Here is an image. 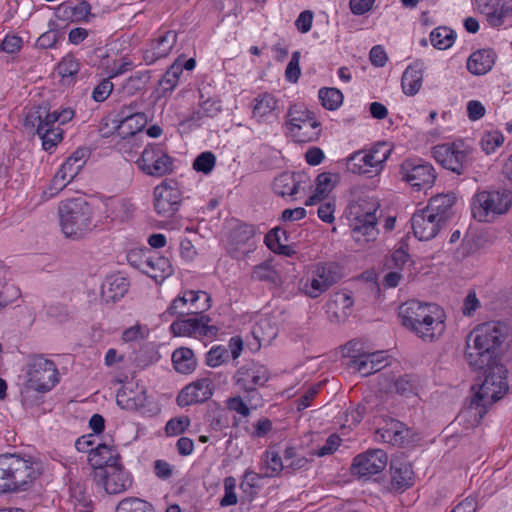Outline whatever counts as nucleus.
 I'll return each mask as SVG.
<instances>
[{
    "label": "nucleus",
    "mask_w": 512,
    "mask_h": 512,
    "mask_svg": "<svg viewBox=\"0 0 512 512\" xmlns=\"http://www.w3.org/2000/svg\"><path fill=\"white\" fill-rule=\"evenodd\" d=\"M504 338L502 327L484 323L475 328L466 340L465 356L469 365L483 371L484 379L475 394L490 404L500 400L509 390L508 371L496 354Z\"/></svg>",
    "instance_id": "nucleus-1"
},
{
    "label": "nucleus",
    "mask_w": 512,
    "mask_h": 512,
    "mask_svg": "<svg viewBox=\"0 0 512 512\" xmlns=\"http://www.w3.org/2000/svg\"><path fill=\"white\" fill-rule=\"evenodd\" d=\"M402 325L424 341L432 342L444 330L443 313L439 306L410 300L399 307Z\"/></svg>",
    "instance_id": "nucleus-2"
},
{
    "label": "nucleus",
    "mask_w": 512,
    "mask_h": 512,
    "mask_svg": "<svg viewBox=\"0 0 512 512\" xmlns=\"http://www.w3.org/2000/svg\"><path fill=\"white\" fill-rule=\"evenodd\" d=\"M58 216L62 233L72 240L83 239L97 227L92 207L83 197L61 201Z\"/></svg>",
    "instance_id": "nucleus-3"
},
{
    "label": "nucleus",
    "mask_w": 512,
    "mask_h": 512,
    "mask_svg": "<svg viewBox=\"0 0 512 512\" xmlns=\"http://www.w3.org/2000/svg\"><path fill=\"white\" fill-rule=\"evenodd\" d=\"M37 476L29 460L16 454H0V495L25 490Z\"/></svg>",
    "instance_id": "nucleus-4"
},
{
    "label": "nucleus",
    "mask_w": 512,
    "mask_h": 512,
    "mask_svg": "<svg viewBox=\"0 0 512 512\" xmlns=\"http://www.w3.org/2000/svg\"><path fill=\"white\" fill-rule=\"evenodd\" d=\"M379 203L371 200H362L361 202L351 206L350 219L351 236L357 243L364 244L375 241L378 237L379 230L377 228L378 218L376 212Z\"/></svg>",
    "instance_id": "nucleus-5"
},
{
    "label": "nucleus",
    "mask_w": 512,
    "mask_h": 512,
    "mask_svg": "<svg viewBox=\"0 0 512 512\" xmlns=\"http://www.w3.org/2000/svg\"><path fill=\"white\" fill-rule=\"evenodd\" d=\"M512 205V192L505 188L478 192L472 202V215L479 222H489L505 214Z\"/></svg>",
    "instance_id": "nucleus-6"
},
{
    "label": "nucleus",
    "mask_w": 512,
    "mask_h": 512,
    "mask_svg": "<svg viewBox=\"0 0 512 512\" xmlns=\"http://www.w3.org/2000/svg\"><path fill=\"white\" fill-rule=\"evenodd\" d=\"M59 382V374L55 363L42 355L33 356L27 369L26 388L39 393L52 390Z\"/></svg>",
    "instance_id": "nucleus-7"
},
{
    "label": "nucleus",
    "mask_w": 512,
    "mask_h": 512,
    "mask_svg": "<svg viewBox=\"0 0 512 512\" xmlns=\"http://www.w3.org/2000/svg\"><path fill=\"white\" fill-rule=\"evenodd\" d=\"M434 159L445 169L458 175L471 166V149L463 142L445 143L433 148Z\"/></svg>",
    "instance_id": "nucleus-8"
},
{
    "label": "nucleus",
    "mask_w": 512,
    "mask_h": 512,
    "mask_svg": "<svg viewBox=\"0 0 512 512\" xmlns=\"http://www.w3.org/2000/svg\"><path fill=\"white\" fill-rule=\"evenodd\" d=\"M182 200V192L174 180H164L154 188L153 206L160 217H173L178 212Z\"/></svg>",
    "instance_id": "nucleus-9"
},
{
    "label": "nucleus",
    "mask_w": 512,
    "mask_h": 512,
    "mask_svg": "<svg viewBox=\"0 0 512 512\" xmlns=\"http://www.w3.org/2000/svg\"><path fill=\"white\" fill-rule=\"evenodd\" d=\"M136 164L145 174L154 177L164 176L173 170V159L159 145H148Z\"/></svg>",
    "instance_id": "nucleus-10"
},
{
    "label": "nucleus",
    "mask_w": 512,
    "mask_h": 512,
    "mask_svg": "<svg viewBox=\"0 0 512 512\" xmlns=\"http://www.w3.org/2000/svg\"><path fill=\"white\" fill-rule=\"evenodd\" d=\"M194 317H182L173 321L170 325V331L174 336L186 337H213L216 336L218 328L209 325L211 318L201 313L193 315Z\"/></svg>",
    "instance_id": "nucleus-11"
},
{
    "label": "nucleus",
    "mask_w": 512,
    "mask_h": 512,
    "mask_svg": "<svg viewBox=\"0 0 512 512\" xmlns=\"http://www.w3.org/2000/svg\"><path fill=\"white\" fill-rule=\"evenodd\" d=\"M389 150L380 154L379 147L367 153L355 152L348 157L346 162L347 170L354 174H363L372 177L380 172L382 163L387 159Z\"/></svg>",
    "instance_id": "nucleus-12"
},
{
    "label": "nucleus",
    "mask_w": 512,
    "mask_h": 512,
    "mask_svg": "<svg viewBox=\"0 0 512 512\" xmlns=\"http://www.w3.org/2000/svg\"><path fill=\"white\" fill-rule=\"evenodd\" d=\"M93 477L97 482L103 484L108 494H120L132 485V479L121 463L110 465V468L96 470Z\"/></svg>",
    "instance_id": "nucleus-13"
},
{
    "label": "nucleus",
    "mask_w": 512,
    "mask_h": 512,
    "mask_svg": "<svg viewBox=\"0 0 512 512\" xmlns=\"http://www.w3.org/2000/svg\"><path fill=\"white\" fill-rule=\"evenodd\" d=\"M403 179L416 190L431 188L436 180L435 170L429 163L406 160L401 165Z\"/></svg>",
    "instance_id": "nucleus-14"
},
{
    "label": "nucleus",
    "mask_w": 512,
    "mask_h": 512,
    "mask_svg": "<svg viewBox=\"0 0 512 512\" xmlns=\"http://www.w3.org/2000/svg\"><path fill=\"white\" fill-rule=\"evenodd\" d=\"M388 462V455L382 449H371L354 458L352 473L360 477L378 474L384 470Z\"/></svg>",
    "instance_id": "nucleus-15"
},
{
    "label": "nucleus",
    "mask_w": 512,
    "mask_h": 512,
    "mask_svg": "<svg viewBox=\"0 0 512 512\" xmlns=\"http://www.w3.org/2000/svg\"><path fill=\"white\" fill-rule=\"evenodd\" d=\"M411 224L415 237L420 241L433 239L445 225L435 217V214L428 212L426 208L413 214Z\"/></svg>",
    "instance_id": "nucleus-16"
},
{
    "label": "nucleus",
    "mask_w": 512,
    "mask_h": 512,
    "mask_svg": "<svg viewBox=\"0 0 512 512\" xmlns=\"http://www.w3.org/2000/svg\"><path fill=\"white\" fill-rule=\"evenodd\" d=\"M137 267L150 278L154 279L156 283L163 282L173 273L169 259L156 252L140 256Z\"/></svg>",
    "instance_id": "nucleus-17"
},
{
    "label": "nucleus",
    "mask_w": 512,
    "mask_h": 512,
    "mask_svg": "<svg viewBox=\"0 0 512 512\" xmlns=\"http://www.w3.org/2000/svg\"><path fill=\"white\" fill-rule=\"evenodd\" d=\"M177 43V33L167 30L152 39L143 51V60L147 65L154 64L157 60L167 57Z\"/></svg>",
    "instance_id": "nucleus-18"
},
{
    "label": "nucleus",
    "mask_w": 512,
    "mask_h": 512,
    "mask_svg": "<svg viewBox=\"0 0 512 512\" xmlns=\"http://www.w3.org/2000/svg\"><path fill=\"white\" fill-rule=\"evenodd\" d=\"M478 10L485 15L487 23L492 27L504 24L506 18L512 16V0H475Z\"/></svg>",
    "instance_id": "nucleus-19"
},
{
    "label": "nucleus",
    "mask_w": 512,
    "mask_h": 512,
    "mask_svg": "<svg viewBox=\"0 0 512 512\" xmlns=\"http://www.w3.org/2000/svg\"><path fill=\"white\" fill-rule=\"evenodd\" d=\"M213 383L209 378L199 379L184 387L177 396L180 407L207 401L213 394Z\"/></svg>",
    "instance_id": "nucleus-20"
},
{
    "label": "nucleus",
    "mask_w": 512,
    "mask_h": 512,
    "mask_svg": "<svg viewBox=\"0 0 512 512\" xmlns=\"http://www.w3.org/2000/svg\"><path fill=\"white\" fill-rule=\"evenodd\" d=\"M391 489L405 491L414 484V471L411 463L404 457H396L390 463Z\"/></svg>",
    "instance_id": "nucleus-21"
},
{
    "label": "nucleus",
    "mask_w": 512,
    "mask_h": 512,
    "mask_svg": "<svg viewBox=\"0 0 512 512\" xmlns=\"http://www.w3.org/2000/svg\"><path fill=\"white\" fill-rule=\"evenodd\" d=\"M24 126L27 129H34L35 133L42 140V147L45 151H52L58 143L63 139V130L58 126L52 125L46 121H33L29 122V112L27 113Z\"/></svg>",
    "instance_id": "nucleus-22"
},
{
    "label": "nucleus",
    "mask_w": 512,
    "mask_h": 512,
    "mask_svg": "<svg viewBox=\"0 0 512 512\" xmlns=\"http://www.w3.org/2000/svg\"><path fill=\"white\" fill-rule=\"evenodd\" d=\"M490 405L489 402L478 398V395L474 393L469 404L459 412L455 420L466 428L475 427L481 422Z\"/></svg>",
    "instance_id": "nucleus-23"
},
{
    "label": "nucleus",
    "mask_w": 512,
    "mask_h": 512,
    "mask_svg": "<svg viewBox=\"0 0 512 512\" xmlns=\"http://www.w3.org/2000/svg\"><path fill=\"white\" fill-rule=\"evenodd\" d=\"M89 152L86 148H79L74 151L61 165L55 175V183H70L84 166Z\"/></svg>",
    "instance_id": "nucleus-24"
},
{
    "label": "nucleus",
    "mask_w": 512,
    "mask_h": 512,
    "mask_svg": "<svg viewBox=\"0 0 512 512\" xmlns=\"http://www.w3.org/2000/svg\"><path fill=\"white\" fill-rule=\"evenodd\" d=\"M120 454L116 447L101 443L96 447H92L89 451L88 462L91 467L96 470L110 468V465L120 463Z\"/></svg>",
    "instance_id": "nucleus-25"
},
{
    "label": "nucleus",
    "mask_w": 512,
    "mask_h": 512,
    "mask_svg": "<svg viewBox=\"0 0 512 512\" xmlns=\"http://www.w3.org/2000/svg\"><path fill=\"white\" fill-rule=\"evenodd\" d=\"M73 116L74 111L70 108H64L60 111H50L47 105H40L29 111V122L33 123V121H39L42 123V121H46L56 126V123L61 125L69 122Z\"/></svg>",
    "instance_id": "nucleus-26"
},
{
    "label": "nucleus",
    "mask_w": 512,
    "mask_h": 512,
    "mask_svg": "<svg viewBox=\"0 0 512 512\" xmlns=\"http://www.w3.org/2000/svg\"><path fill=\"white\" fill-rule=\"evenodd\" d=\"M423 72L424 64L420 60H416L405 69L401 78L404 94L414 96L419 92L422 86Z\"/></svg>",
    "instance_id": "nucleus-27"
},
{
    "label": "nucleus",
    "mask_w": 512,
    "mask_h": 512,
    "mask_svg": "<svg viewBox=\"0 0 512 512\" xmlns=\"http://www.w3.org/2000/svg\"><path fill=\"white\" fill-rule=\"evenodd\" d=\"M455 202L454 193L438 194L430 199L425 208L428 212L435 214V217L441 220L442 223L446 224L453 215L452 209Z\"/></svg>",
    "instance_id": "nucleus-28"
},
{
    "label": "nucleus",
    "mask_w": 512,
    "mask_h": 512,
    "mask_svg": "<svg viewBox=\"0 0 512 512\" xmlns=\"http://www.w3.org/2000/svg\"><path fill=\"white\" fill-rule=\"evenodd\" d=\"M496 54L492 49H481L467 60V69L474 75H484L489 72L495 63Z\"/></svg>",
    "instance_id": "nucleus-29"
},
{
    "label": "nucleus",
    "mask_w": 512,
    "mask_h": 512,
    "mask_svg": "<svg viewBox=\"0 0 512 512\" xmlns=\"http://www.w3.org/2000/svg\"><path fill=\"white\" fill-rule=\"evenodd\" d=\"M129 282L121 275L108 276L102 285V297L105 301L115 302L122 298L128 291Z\"/></svg>",
    "instance_id": "nucleus-30"
},
{
    "label": "nucleus",
    "mask_w": 512,
    "mask_h": 512,
    "mask_svg": "<svg viewBox=\"0 0 512 512\" xmlns=\"http://www.w3.org/2000/svg\"><path fill=\"white\" fill-rule=\"evenodd\" d=\"M281 110L278 100L272 94L264 93L258 99V122H278Z\"/></svg>",
    "instance_id": "nucleus-31"
},
{
    "label": "nucleus",
    "mask_w": 512,
    "mask_h": 512,
    "mask_svg": "<svg viewBox=\"0 0 512 512\" xmlns=\"http://www.w3.org/2000/svg\"><path fill=\"white\" fill-rule=\"evenodd\" d=\"M299 175L290 172L281 173L273 181V190L279 196H294L298 193L301 181Z\"/></svg>",
    "instance_id": "nucleus-32"
},
{
    "label": "nucleus",
    "mask_w": 512,
    "mask_h": 512,
    "mask_svg": "<svg viewBox=\"0 0 512 512\" xmlns=\"http://www.w3.org/2000/svg\"><path fill=\"white\" fill-rule=\"evenodd\" d=\"M117 404L126 410H137L145 405L146 397L144 390L133 391L128 387L118 390L116 395Z\"/></svg>",
    "instance_id": "nucleus-33"
},
{
    "label": "nucleus",
    "mask_w": 512,
    "mask_h": 512,
    "mask_svg": "<svg viewBox=\"0 0 512 512\" xmlns=\"http://www.w3.org/2000/svg\"><path fill=\"white\" fill-rule=\"evenodd\" d=\"M319 126L320 123L314 117L295 128H289V131L296 142H313L316 141L320 136Z\"/></svg>",
    "instance_id": "nucleus-34"
},
{
    "label": "nucleus",
    "mask_w": 512,
    "mask_h": 512,
    "mask_svg": "<svg viewBox=\"0 0 512 512\" xmlns=\"http://www.w3.org/2000/svg\"><path fill=\"white\" fill-rule=\"evenodd\" d=\"M235 385L239 390L252 394L256 390V367L254 364L240 367L234 375Z\"/></svg>",
    "instance_id": "nucleus-35"
},
{
    "label": "nucleus",
    "mask_w": 512,
    "mask_h": 512,
    "mask_svg": "<svg viewBox=\"0 0 512 512\" xmlns=\"http://www.w3.org/2000/svg\"><path fill=\"white\" fill-rule=\"evenodd\" d=\"M172 363L175 370L182 374H188L195 370L197 362L190 348L181 347L172 354Z\"/></svg>",
    "instance_id": "nucleus-36"
},
{
    "label": "nucleus",
    "mask_w": 512,
    "mask_h": 512,
    "mask_svg": "<svg viewBox=\"0 0 512 512\" xmlns=\"http://www.w3.org/2000/svg\"><path fill=\"white\" fill-rule=\"evenodd\" d=\"M183 297L187 299L188 311L192 315H200L210 308V295L205 291L188 290L183 292Z\"/></svg>",
    "instance_id": "nucleus-37"
},
{
    "label": "nucleus",
    "mask_w": 512,
    "mask_h": 512,
    "mask_svg": "<svg viewBox=\"0 0 512 512\" xmlns=\"http://www.w3.org/2000/svg\"><path fill=\"white\" fill-rule=\"evenodd\" d=\"M279 234H282L284 237V241H288V236L285 230H282L280 227H275L270 230L265 236V244L266 246L273 252L291 256L295 253L294 249L285 243H280Z\"/></svg>",
    "instance_id": "nucleus-38"
},
{
    "label": "nucleus",
    "mask_w": 512,
    "mask_h": 512,
    "mask_svg": "<svg viewBox=\"0 0 512 512\" xmlns=\"http://www.w3.org/2000/svg\"><path fill=\"white\" fill-rule=\"evenodd\" d=\"M282 470H285V462H283L279 452L272 447L266 452L264 465L261 467V472L258 473V478L274 477Z\"/></svg>",
    "instance_id": "nucleus-39"
},
{
    "label": "nucleus",
    "mask_w": 512,
    "mask_h": 512,
    "mask_svg": "<svg viewBox=\"0 0 512 512\" xmlns=\"http://www.w3.org/2000/svg\"><path fill=\"white\" fill-rule=\"evenodd\" d=\"M313 275L321 281L324 288L328 289L336 284L341 277L338 267L334 263L318 264L313 271Z\"/></svg>",
    "instance_id": "nucleus-40"
},
{
    "label": "nucleus",
    "mask_w": 512,
    "mask_h": 512,
    "mask_svg": "<svg viewBox=\"0 0 512 512\" xmlns=\"http://www.w3.org/2000/svg\"><path fill=\"white\" fill-rule=\"evenodd\" d=\"M115 512H155L153 505L138 497H126L118 502Z\"/></svg>",
    "instance_id": "nucleus-41"
},
{
    "label": "nucleus",
    "mask_w": 512,
    "mask_h": 512,
    "mask_svg": "<svg viewBox=\"0 0 512 512\" xmlns=\"http://www.w3.org/2000/svg\"><path fill=\"white\" fill-rule=\"evenodd\" d=\"M147 122L148 118L145 113L133 115L130 119L121 121L118 126L119 134L133 136L142 131Z\"/></svg>",
    "instance_id": "nucleus-42"
},
{
    "label": "nucleus",
    "mask_w": 512,
    "mask_h": 512,
    "mask_svg": "<svg viewBox=\"0 0 512 512\" xmlns=\"http://www.w3.org/2000/svg\"><path fill=\"white\" fill-rule=\"evenodd\" d=\"M321 104L328 110H336L343 102V94L337 88H321L318 93Z\"/></svg>",
    "instance_id": "nucleus-43"
},
{
    "label": "nucleus",
    "mask_w": 512,
    "mask_h": 512,
    "mask_svg": "<svg viewBox=\"0 0 512 512\" xmlns=\"http://www.w3.org/2000/svg\"><path fill=\"white\" fill-rule=\"evenodd\" d=\"M454 39L453 31L446 27L436 28L430 34L432 45L439 50H445L451 47Z\"/></svg>",
    "instance_id": "nucleus-44"
},
{
    "label": "nucleus",
    "mask_w": 512,
    "mask_h": 512,
    "mask_svg": "<svg viewBox=\"0 0 512 512\" xmlns=\"http://www.w3.org/2000/svg\"><path fill=\"white\" fill-rule=\"evenodd\" d=\"M216 165V156L211 151L200 153L193 161L192 168L199 173L209 175Z\"/></svg>",
    "instance_id": "nucleus-45"
},
{
    "label": "nucleus",
    "mask_w": 512,
    "mask_h": 512,
    "mask_svg": "<svg viewBox=\"0 0 512 512\" xmlns=\"http://www.w3.org/2000/svg\"><path fill=\"white\" fill-rule=\"evenodd\" d=\"M254 235V229L252 226L243 224L235 227L229 235V243L234 246L235 249H239L241 245H244Z\"/></svg>",
    "instance_id": "nucleus-46"
},
{
    "label": "nucleus",
    "mask_w": 512,
    "mask_h": 512,
    "mask_svg": "<svg viewBox=\"0 0 512 512\" xmlns=\"http://www.w3.org/2000/svg\"><path fill=\"white\" fill-rule=\"evenodd\" d=\"M349 366L361 373L362 376L377 372L373 366V360L368 357L367 352L353 355V359L349 361Z\"/></svg>",
    "instance_id": "nucleus-47"
},
{
    "label": "nucleus",
    "mask_w": 512,
    "mask_h": 512,
    "mask_svg": "<svg viewBox=\"0 0 512 512\" xmlns=\"http://www.w3.org/2000/svg\"><path fill=\"white\" fill-rule=\"evenodd\" d=\"M284 461L285 471L289 473L303 469L308 464V460L304 456L298 455L293 447L286 448Z\"/></svg>",
    "instance_id": "nucleus-48"
},
{
    "label": "nucleus",
    "mask_w": 512,
    "mask_h": 512,
    "mask_svg": "<svg viewBox=\"0 0 512 512\" xmlns=\"http://www.w3.org/2000/svg\"><path fill=\"white\" fill-rule=\"evenodd\" d=\"M403 423L392 421L386 428H383L381 437L385 442L392 444H402L404 442Z\"/></svg>",
    "instance_id": "nucleus-49"
},
{
    "label": "nucleus",
    "mask_w": 512,
    "mask_h": 512,
    "mask_svg": "<svg viewBox=\"0 0 512 512\" xmlns=\"http://www.w3.org/2000/svg\"><path fill=\"white\" fill-rule=\"evenodd\" d=\"M187 299L183 297L182 295L176 297L167 310L162 314V317L167 320L168 316H178V318H182L184 316H190L192 315L188 311V307L186 304Z\"/></svg>",
    "instance_id": "nucleus-50"
},
{
    "label": "nucleus",
    "mask_w": 512,
    "mask_h": 512,
    "mask_svg": "<svg viewBox=\"0 0 512 512\" xmlns=\"http://www.w3.org/2000/svg\"><path fill=\"white\" fill-rule=\"evenodd\" d=\"M150 71H138L126 82L125 88L129 93L142 90L150 80Z\"/></svg>",
    "instance_id": "nucleus-51"
},
{
    "label": "nucleus",
    "mask_w": 512,
    "mask_h": 512,
    "mask_svg": "<svg viewBox=\"0 0 512 512\" xmlns=\"http://www.w3.org/2000/svg\"><path fill=\"white\" fill-rule=\"evenodd\" d=\"M504 137L501 132L493 131L485 133L481 139V147L486 154H491L495 149L502 145Z\"/></svg>",
    "instance_id": "nucleus-52"
},
{
    "label": "nucleus",
    "mask_w": 512,
    "mask_h": 512,
    "mask_svg": "<svg viewBox=\"0 0 512 512\" xmlns=\"http://www.w3.org/2000/svg\"><path fill=\"white\" fill-rule=\"evenodd\" d=\"M189 426L190 419L188 416L175 417L167 422L165 432L168 436H176L184 433Z\"/></svg>",
    "instance_id": "nucleus-53"
},
{
    "label": "nucleus",
    "mask_w": 512,
    "mask_h": 512,
    "mask_svg": "<svg viewBox=\"0 0 512 512\" xmlns=\"http://www.w3.org/2000/svg\"><path fill=\"white\" fill-rule=\"evenodd\" d=\"M289 128H295L298 125L314 118L313 114L308 110H302L296 105L291 106L287 113Z\"/></svg>",
    "instance_id": "nucleus-54"
},
{
    "label": "nucleus",
    "mask_w": 512,
    "mask_h": 512,
    "mask_svg": "<svg viewBox=\"0 0 512 512\" xmlns=\"http://www.w3.org/2000/svg\"><path fill=\"white\" fill-rule=\"evenodd\" d=\"M301 54L299 51L292 53L291 59L285 70V78L290 83H296L301 75V69L299 66Z\"/></svg>",
    "instance_id": "nucleus-55"
},
{
    "label": "nucleus",
    "mask_w": 512,
    "mask_h": 512,
    "mask_svg": "<svg viewBox=\"0 0 512 512\" xmlns=\"http://www.w3.org/2000/svg\"><path fill=\"white\" fill-rule=\"evenodd\" d=\"M229 357V351L222 347L217 346L211 348L206 354V364L210 367H217L224 363Z\"/></svg>",
    "instance_id": "nucleus-56"
},
{
    "label": "nucleus",
    "mask_w": 512,
    "mask_h": 512,
    "mask_svg": "<svg viewBox=\"0 0 512 512\" xmlns=\"http://www.w3.org/2000/svg\"><path fill=\"white\" fill-rule=\"evenodd\" d=\"M61 39H63V34L60 31L49 30L39 36L36 46L41 49L54 48Z\"/></svg>",
    "instance_id": "nucleus-57"
},
{
    "label": "nucleus",
    "mask_w": 512,
    "mask_h": 512,
    "mask_svg": "<svg viewBox=\"0 0 512 512\" xmlns=\"http://www.w3.org/2000/svg\"><path fill=\"white\" fill-rule=\"evenodd\" d=\"M240 488L250 501L254 499L256 495V473L254 471H246L240 483Z\"/></svg>",
    "instance_id": "nucleus-58"
},
{
    "label": "nucleus",
    "mask_w": 512,
    "mask_h": 512,
    "mask_svg": "<svg viewBox=\"0 0 512 512\" xmlns=\"http://www.w3.org/2000/svg\"><path fill=\"white\" fill-rule=\"evenodd\" d=\"M79 63L72 55L65 56L58 65L59 74L62 77L74 76L79 71Z\"/></svg>",
    "instance_id": "nucleus-59"
},
{
    "label": "nucleus",
    "mask_w": 512,
    "mask_h": 512,
    "mask_svg": "<svg viewBox=\"0 0 512 512\" xmlns=\"http://www.w3.org/2000/svg\"><path fill=\"white\" fill-rule=\"evenodd\" d=\"M334 188L333 175L328 172L320 173L316 178L315 191L326 197Z\"/></svg>",
    "instance_id": "nucleus-60"
},
{
    "label": "nucleus",
    "mask_w": 512,
    "mask_h": 512,
    "mask_svg": "<svg viewBox=\"0 0 512 512\" xmlns=\"http://www.w3.org/2000/svg\"><path fill=\"white\" fill-rule=\"evenodd\" d=\"M148 329L145 326L136 324L124 330L122 340L124 342H136L145 339L148 336Z\"/></svg>",
    "instance_id": "nucleus-61"
},
{
    "label": "nucleus",
    "mask_w": 512,
    "mask_h": 512,
    "mask_svg": "<svg viewBox=\"0 0 512 512\" xmlns=\"http://www.w3.org/2000/svg\"><path fill=\"white\" fill-rule=\"evenodd\" d=\"M301 290L302 292L310 297V298H317L319 297L322 293H324L325 291L328 290V288H324L323 287V284L321 283V281L315 277L313 275V278L311 279V281H306L302 287H301Z\"/></svg>",
    "instance_id": "nucleus-62"
},
{
    "label": "nucleus",
    "mask_w": 512,
    "mask_h": 512,
    "mask_svg": "<svg viewBox=\"0 0 512 512\" xmlns=\"http://www.w3.org/2000/svg\"><path fill=\"white\" fill-rule=\"evenodd\" d=\"M143 104L144 102L142 100H135L132 101L130 104L123 105L117 113L119 122L121 123V121H126L127 119H130L133 115L143 113L142 111H140Z\"/></svg>",
    "instance_id": "nucleus-63"
},
{
    "label": "nucleus",
    "mask_w": 512,
    "mask_h": 512,
    "mask_svg": "<svg viewBox=\"0 0 512 512\" xmlns=\"http://www.w3.org/2000/svg\"><path fill=\"white\" fill-rule=\"evenodd\" d=\"M113 90V83L109 78L103 79L93 90L92 98L96 102L105 101Z\"/></svg>",
    "instance_id": "nucleus-64"
}]
</instances>
